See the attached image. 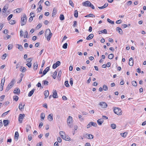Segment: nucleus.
I'll return each instance as SVG.
<instances>
[{"label": "nucleus", "instance_id": "obj_1", "mask_svg": "<svg viewBox=\"0 0 146 146\" xmlns=\"http://www.w3.org/2000/svg\"><path fill=\"white\" fill-rule=\"evenodd\" d=\"M45 36L46 37L47 40L49 41L52 36V33H51L49 29H47L45 33Z\"/></svg>", "mask_w": 146, "mask_h": 146}, {"label": "nucleus", "instance_id": "obj_2", "mask_svg": "<svg viewBox=\"0 0 146 146\" xmlns=\"http://www.w3.org/2000/svg\"><path fill=\"white\" fill-rule=\"evenodd\" d=\"M22 30H21L20 31V36L21 37L24 36V38H28L29 37L28 36V32L26 31H25L23 32Z\"/></svg>", "mask_w": 146, "mask_h": 146}, {"label": "nucleus", "instance_id": "obj_3", "mask_svg": "<svg viewBox=\"0 0 146 146\" xmlns=\"http://www.w3.org/2000/svg\"><path fill=\"white\" fill-rule=\"evenodd\" d=\"M27 21V17L26 15L24 14L23 17H22L21 19V25L22 26L25 25Z\"/></svg>", "mask_w": 146, "mask_h": 146}, {"label": "nucleus", "instance_id": "obj_4", "mask_svg": "<svg viewBox=\"0 0 146 146\" xmlns=\"http://www.w3.org/2000/svg\"><path fill=\"white\" fill-rule=\"evenodd\" d=\"M113 111L117 115H120L122 114V112L120 109L118 108H115L113 110Z\"/></svg>", "mask_w": 146, "mask_h": 146}, {"label": "nucleus", "instance_id": "obj_5", "mask_svg": "<svg viewBox=\"0 0 146 146\" xmlns=\"http://www.w3.org/2000/svg\"><path fill=\"white\" fill-rule=\"evenodd\" d=\"M72 117L71 116H69L68 118L67 123L68 125L70 127H72V125L71 124V122L72 121Z\"/></svg>", "mask_w": 146, "mask_h": 146}, {"label": "nucleus", "instance_id": "obj_6", "mask_svg": "<svg viewBox=\"0 0 146 146\" xmlns=\"http://www.w3.org/2000/svg\"><path fill=\"white\" fill-rule=\"evenodd\" d=\"M91 3L90 2V1H87L83 2L82 5L83 6L86 7H89L90 5H91Z\"/></svg>", "mask_w": 146, "mask_h": 146}, {"label": "nucleus", "instance_id": "obj_7", "mask_svg": "<svg viewBox=\"0 0 146 146\" xmlns=\"http://www.w3.org/2000/svg\"><path fill=\"white\" fill-rule=\"evenodd\" d=\"M25 115L24 114H19V121L20 123H22L23 119L24 118Z\"/></svg>", "mask_w": 146, "mask_h": 146}, {"label": "nucleus", "instance_id": "obj_8", "mask_svg": "<svg viewBox=\"0 0 146 146\" xmlns=\"http://www.w3.org/2000/svg\"><path fill=\"white\" fill-rule=\"evenodd\" d=\"M5 80V77H4L1 80V86L0 87V91H2L3 89V87Z\"/></svg>", "mask_w": 146, "mask_h": 146}, {"label": "nucleus", "instance_id": "obj_9", "mask_svg": "<svg viewBox=\"0 0 146 146\" xmlns=\"http://www.w3.org/2000/svg\"><path fill=\"white\" fill-rule=\"evenodd\" d=\"M84 136L85 137L89 139H92L94 137L93 135L88 133H86L85 134Z\"/></svg>", "mask_w": 146, "mask_h": 146}, {"label": "nucleus", "instance_id": "obj_10", "mask_svg": "<svg viewBox=\"0 0 146 146\" xmlns=\"http://www.w3.org/2000/svg\"><path fill=\"white\" fill-rule=\"evenodd\" d=\"M15 82V80L14 79H12L10 83L8 84L7 87H9V88L11 89L13 86Z\"/></svg>", "mask_w": 146, "mask_h": 146}, {"label": "nucleus", "instance_id": "obj_11", "mask_svg": "<svg viewBox=\"0 0 146 146\" xmlns=\"http://www.w3.org/2000/svg\"><path fill=\"white\" fill-rule=\"evenodd\" d=\"M60 64V62L59 61H58L56 62L52 66V68L54 69H55L58 66H59Z\"/></svg>", "mask_w": 146, "mask_h": 146}, {"label": "nucleus", "instance_id": "obj_12", "mask_svg": "<svg viewBox=\"0 0 146 146\" xmlns=\"http://www.w3.org/2000/svg\"><path fill=\"white\" fill-rule=\"evenodd\" d=\"M49 69L50 68L49 67H47L43 71L42 73V74L41 76V77H42L45 74H46L48 72L49 70Z\"/></svg>", "mask_w": 146, "mask_h": 146}, {"label": "nucleus", "instance_id": "obj_13", "mask_svg": "<svg viewBox=\"0 0 146 146\" xmlns=\"http://www.w3.org/2000/svg\"><path fill=\"white\" fill-rule=\"evenodd\" d=\"M99 105L103 108H106L108 106L107 104L105 102H100Z\"/></svg>", "mask_w": 146, "mask_h": 146}, {"label": "nucleus", "instance_id": "obj_14", "mask_svg": "<svg viewBox=\"0 0 146 146\" xmlns=\"http://www.w3.org/2000/svg\"><path fill=\"white\" fill-rule=\"evenodd\" d=\"M52 97L54 98H58V96L56 91L55 90H54L53 92Z\"/></svg>", "mask_w": 146, "mask_h": 146}, {"label": "nucleus", "instance_id": "obj_15", "mask_svg": "<svg viewBox=\"0 0 146 146\" xmlns=\"http://www.w3.org/2000/svg\"><path fill=\"white\" fill-rule=\"evenodd\" d=\"M8 8V4H6L4 7H3L2 11L3 12V13H5L6 11L7 10V9Z\"/></svg>", "mask_w": 146, "mask_h": 146}, {"label": "nucleus", "instance_id": "obj_16", "mask_svg": "<svg viewBox=\"0 0 146 146\" xmlns=\"http://www.w3.org/2000/svg\"><path fill=\"white\" fill-rule=\"evenodd\" d=\"M25 104H23L22 102H20L19 104V108L20 110H22L24 108Z\"/></svg>", "mask_w": 146, "mask_h": 146}, {"label": "nucleus", "instance_id": "obj_17", "mask_svg": "<svg viewBox=\"0 0 146 146\" xmlns=\"http://www.w3.org/2000/svg\"><path fill=\"white\" fill-rule=\"evenodd\" d=\"M129 65L130 66H133V60L132 58L131 57L129 59Z\"/></svg>", "mask_w": 146, "mask_h": 146}, {"label": "nucleus", "instance_id": "obj_18", "mask_svg": "<svg viewBox=\"0 0 146 146\" xmlns=\"http://www.w3.org/2000/svg\"><path fill=\"white\" fill-rule=\"evenodd\" d=\"M20 91L19 88H15L13 91L14 93L18 95L20 94Z\"/></svg>", "mask_w": 146, "mask_h": 146}, {"label": "nucleus", "instance_id": "obj_19", "mask_svg": "<svg viewBox=\"0 0 146 146\" xmlns=\"http://www.w3.org/2000/svg\"><path fill=\"white\" fill-rule=\"evenodd\" d=\"M53 114L50 113L49 114L48 117V119L50 121H52L53 120Z\"/></svg>", "mask_w": 146, "mask_h": 146}, {"label": "nucleus", "instance_id": "obj_20", "mask_svg": "<svg viewBox=\"0 0 146 146\" xmlns=\"http://www.w3.org/2000/svg\"><path fill=\"white\" fill-rule=\"evenodd\" d=\"M116 30L119 33L121 34L122 35L123 34V31L121 28H120L119 27H117L116 28Z\"/></svg>", "mask_w": 146, "mask_h": 146}, {"label": "nucleus", "instance_id": "obj_21", "mask_svg": "<svg viewBox=\"0 0 146 146\" xmlns=\"http://www.w3.org/2000/svg\"><path fill=\"white\" fill-rule=\"evenodd\" d=\"M104 122V120L103 119H99L97 120V123L99 125H102V124Z\"/></svg>", "mask_w": 146, "mask_h": 146}, {"label": "nucleus", "instance_id": "obj_22", "mask_svg": "<svg viewBox=\"0 0 146 146\" xmlns=\"http://www.w3.org/2000/svg\"><path fill=\"white\" fill-rule=\"evenodd\" d=\"M57 13V10L55 8H54L52 13V17H54Z\"/></svg>", "mask_w": 146, "mask_h": 146}, {"label": "nucleus", "instance_id": "obj_23", "mask_svg": "<svg viewBox=\"0 0 146 146\" xmlns=\"http://www.w3.org/2000/svg\"><path fill=\"white\" fill-rule=\"evenodd\" d=\"M94 36V35L92 34H91L89 35L88 36H87L86 38L87 40H90L92 39Z\"/></svg>", "mask_w": 146, "mask_h": 146}, {"label": "nucleus", "instance_id": "obj_24", "mask_svg": "<svg viewBox=\"0 0 146 146\" xmlns=\"http://www.w3.org/2000/svg\"><path fill=\"white\" fill-rule=\"evenodd\" d=\"M35 91V89L33 88L31 91H30L29 93L28 96L29 97L31 96L33 94Z\"/></svg>", "mask_w": 146, "mask_h": 146}, {"label": "nucleus", "instance_id": "obj_25", "mask_svg": "<svg viewBox=\"0 0 146 146\" xmlns=\"http://www.w3.org/2000/svg\"><path fill=\"white\" fill-rule=\"evenodd\" d=\"M44 94L45 96V98H47L49 95V92L48 90H45L44 92Z\"/></svg>", "mask_w": 146, "mask_h": 146}, {"label": "nucleus", "instance_id": "obj_26", "mask_svg": "<svg viewBox=\"0 0 146 146\" xmlns=\"http://www.w3.org/2000/svg\"><path fill=\"white\" fill-rule=\"evenodd\" d=\"M128 133L127 132H125L124 133H120V135L121 136L123 137H125L127 135Z\"/></svg>", "mask_w": 146, "mask_h": 146}, {"label": "nucleus", "instance_id": "obj_27", "mask_svg": "<svg viewBox=\"0 0 146 146\" xmlns=\"http://www.w3.org/2000/svg\"><path fill=\"white\" fill-rule=\"evenodd\" d=\"M9 124L8 121L7 120L3 121V124L5 126H6Z\"/></svg>", "mask_w": 146, "mask_h": 146}, {"label": "nucleus", "instance_id": "obj_28", "mask_svg": "<svg viewBox=\"0 0 146 146\" xmlns=\"http://www.w3.org/2000/svg\"><path fill=\"white\" fill-rule=\"evenodd\" d=\"M99 32V34H101L102 33H104V34L107 33V31L106 29H104V30H102V31H100Z\"/></svg>", "mask_w": 146, "mask_h": 146}, {"label": "nucleus", "instance_id": "obj_29", "mask_svg": "<svg viewBox=\"0 0 146 146\" xmlns=\"http://www.w3.org/2000/svg\"><path fill=\"white\" fill-rule=\"evenodd\" d=\"M38 64L37 63H34L33 64V69L34 70H36L38 68Z\"/></svg>", "mask_w": 146, "mask_h": 146}, {"label": "nucleus", "instance_id": "obj_30", "mask_svg": "<svg viewBox=\"0 0 146 146\" xmlns=\"http://www.w3.org/2000/svg\"><path fill=\"white\" fill-rule=\"evenodd\" d=\"M70 139L68 136H66L65 135V137L64 138V140L70 141Z\"/></svg>", "mask_w": 146, "mask_h": 146}, {"label": "nucleus", "instance_id": "obj_31", "mask_svg": "<svg viewBox=\"0 0 146 146\" xmlns=\"http://www.w3.org/2000/svg\"><path fill=\"white\" fill-rule=\"evenodd\" d=\"M20 71L22 72H25L26 71V69L24 67L21 66Z\"/></svg>", "mask_w": 146, "mask_h": 146}, {"label": "nucleus", "instance_id": "obj_32", "mask_svg": "<svg viewBox=\"0 0 146 146\" xmlns=\"http://www.w3.org/2000/svg\"><path fill=\"white\" fill-rule=\"evenodd\" d=\"M17 46V48L19 49L21 51L22 50L23 47L21 45L18 44Z\"/></svg>", "mask_w": 146, "mask_h": 146}, {"label": "nucleus", "instance_id": "obj_33", "mask_svg": "<svg viewBox=\"0 0 146 146\" xmlns=\"http://www.w3.org/2000/svg\"><path fill=\"white\" fill-rule=\"evenodd\" d=\"M114 56V55L113 54H110L108 55V58L110 59H112Z\"/></svg>", "mask_w": 146, "mask_h": 146}, {"label": "nucleus", "instance_id": "obj_34", "mask_svg": "<svg viewBox=\"0 0 146 146\" xmlns=\"http://www.w3.org/2000/svg\"><path fill=\"white\" fill-rule=\"evenodd\" d=\"M31 128V126L30 125H27L26 127V131L28 132L29 130Z\"/></svg>", "mask_w": 146, "mask_h": 146}, {"label": "nucleus", "instance_id": "obj_35", "mask_svg": "<svg viewBox=\"0 0 146 146\" xmlns=\"http://www.w3.org/2000/svg\"><path fill=\"white\" fill-rule=\"evenodd\" d=\"M57 73V72L56 71H55L54 72L52 75V77L54 79H55L56 78Z\"/></svg>", "mask_w": 146, "mask_h": 146}, {"label": "nucleus", "instance_id": "obj_36", "mask_svg": "<svg viewBox=\"0 0 146 146\" xmlns=\"http://www.w3.org/2000/svg\"><path fill=\"white\" fill-rule=\"evenodd\" d=\"M132 84L134 86H137V82L135 81H133L132 82Z\"/></svg>", "mask_w": 146, "mask_h": 146}, {"label": "nucleus", "instance_id": "obj_37", "mask_svg": "<svg viewBox=\"0 0 146 146\" xmlns=\"http://www.w3.org/2000/svg\"><path fill=\"white\" fill-rule=\"evenodd\" d=\"M11 36L10 35H7L4 36V38L5 39H7L9 38H10L11 37Z\"/></svg>", "mask_w": 146, "mask_h": 146}, {"label": "nucleus", "instance_id": "obj_38", "mask_svg": "<svg viewBox=\"0 0 146 146\" xmlns=\"http://www.w3.org/2000/svg\"><path fill=\"white\" fill-rule=\"evenodd\" d=\"M60 20L61 21L63 20L64 19V16L62 14H60Z\"/></svg>", "mask_w": 146, "mask_h": 146}, {"label": "nucleus", "instance_id": "obj_39", "mask_svg": "<svg viewBox=\"0 0 146 146\" xmlns=\"http://www.w3.org/2000/svg\"><path fill=\"white\" fill-rule=\"evenodd\" d=\"M74 16L76 18H77L78 16V12L77 10H75L74 11Z\"/></svg>", "mask_w": 146, "mask_h": 146}, {"label": "nucleus", "instance_id": "obj_40", "mask_svg": "<svg viewBox=\"0 0 146 146\" xmlns=\"http://www.w3.org/2000/svg\"><path fill=\"white\" fill-rule=\"evenodd\" d=\"M22 10L21 8H18L16 9V12L17 13H20Z\"/></svg>", "mask_w": 146, "mask_h": 146}, {"label": "nucleus", "instance_id": "obj_41", "mask_svg": "<svg viewBox=\"0 0 146 146\" xmlns=\"http://www.w3.org/2000/svg\"><path fill=\"white\" fill-rule=\"evenodd\" d=\"M102 88L105 91H106L108 89L107 86L105 85H104L103 86Z\"/></svg>", "mask_w": 146, "mask_h": 146}, {"label": "nucleus", "instance_id": "obj_42", "mask_svg": "<svg viewBox=\"0 0 146 146\" xmlns=\"http://www.w3.org/2000/svg\"><path fill=\"white\" fill-rule=\"evenodd\" d=\"M9 23L11 25H13L15 23V21L14 20H11L9 22Z\"/></svg>", "mask_w": 146, "mask_h": 146}, {"label": "nucleus", "instance_id": "obj_43", "mask_svg": "<svg viewBox=\"0 0 146 146\" xmlns=\"http://www.w3.org/2000/svg\"><path fill=\"white\" fill-rule=\"evenodd\" d=\"M19 136V133L17 131L15 132V138L18 139Z\"/></svg>", "mask_w": 146, "mask_h": 146}, {"label": "nucleus", "instance_id": "obj_44", "mask_svg": "<svg viewBox=\"0 0 146 146\" xmlns=\"http://www.w3.org/2000/svg\"><path fill=\"white\" fill-rule=\"evenodd\" d=\"M111 127L113 129H115L116 128V125L115 124L113 123L111 124Z\"/></svg>", "mask_w": 146, "mask_h": 146}, {"label": "nucleus", "instance_id": "obj_45", "mask_svg": "<svg viewBox=\"0 0 146 146\" xmlns=\"http://www.w3.org/2000/svg\"><path fill=\"white\" fill-rule=\"evenodd\" d=\"M13 45L12 44H9L8 46V50H10L12 48Z\"/></svg>", "mask_w": 146, "mask_h": 146}, {"label": "nucleus", "instance_id": "obj_46", "mask_svg": "<svg viewBox=\"0 0 146 146\" xmlns=\"http://www.w3.org/2000/svg\"><path fill=\"white\" fill-rule=\"evenodd\" d=\"M107 21L109 23H111V24H113L114 23V21H112L110 20V19H109L108 18L107 19Z\"/></svg>", "mask_w": 146, "mask_h": 146}, {"label": "nucleus", "instance_id": "obj_47", "mask_svg": "<svg viewBox=\"0 0 146 146\" xmlns=\"http://www.w3.org/2000/svg\"><path fill=\"white\" fill-rule=\"evenodd\" d=\"M59 133L61 136H63L66 135L65 132L63 131H60L59 132Z\"/></svg>", "mask_w": 146, "mask_h": 146}, {"label": "nucleus", "instance_id": "obj_48", "mask_svg": "<svg viewBox=\"0 0 146 146\" xmlns=\"http://www.w3.org/2000/svg\"><path fill=\"white\" fill-rule=\"evenodd\" d=\"M45 117L44 113H41L40 115V117L42 119H44Z\"/></svg>", "mask_w": 146, "mask_h": 146}, {"label": "nucleus", "instance_id": "obj_49", "mask_svg": "<svg viewBox=\"0 0 146 146\" xmlns=\"http://www.w3.org/2000/svg\"><path fill=\"white\" fill-rule=\"evenodd\" d=\"M64 84L66 87H68L69 86V84L68 81H66L64 83Z\"/></svg>", "mask_w": 146, "mask_h": 146}, {"label": "nucleus", "instance_id": "obj_50", "mask_svg": "<svg viewBox=\"0 0 146 146\" xmlns=\"http://www.w3.org/2000/svg\"><path fill=\"white\" fill-rule=\"evenodd\" d=\"M68 44L67 43H64L62 46V48L64 49H66L67 48Z\"/></svg>", "mask_w": 146, "mask_h": 146}, {"label": "nucleus", "instance_id": "obj_51", "mask_svg": "<svg viewBox=\"0 0 146 146\" xmlns=\"http://www.w3.org/2000/svg\"><path fill=\"white\" fill-rule=\"evenodd\" d=\"M43 84L44 85H48V82L46 80H44L43 81Z\"/></svg>", "mask_w": 146, "mask_h": 146}, {"label": "nucleus", "instance_id": "obj_52", "mask_svg": "<svg viewBox=\"0 0 146 146\" xmlns=\"http://www.w3.org/2000/svg\"><path fill=\"white\" fill-rule=\"evenodd\" d=\"M90 123H91V126L92 125L93 126L95 127H96L97 126V124L94 122H90Z\"/></svg>", "mask_w": 146, "mask_h": 146}, {"label": "nucleus", "instance_id": "obj_53", "mask_svg": "<svg viewBox=\"0 0 146 146\" xmlns=\"http://www.w3.org/2000/svg\"><path fill=\"white\" fill-rule=\"evenodd\" d=\"M28 139L29 141H31L32 139V137L31 135L30 134L29 135L28 137Z\"/></svg>", "mask_w": 146, "mask_h": 146}, {"label": "nucleus", "instance_id": "obj_54", "mask_svg": "<svg viewBox=\"0 0 146 146\" xmlns=\"http://www.w3.org/2000/svg\"><path fill=\"white\" fill-rule=\"evenodd\" d=\"M7 54L6 53L4 54L2 56V59H5V58L7 56Z\"/></svg>", "mask_w": 146, "mask_h": 146}, {"label": "nucleus", "instance_id": "obj_55", "mask_svg": "<svg viewBox=\"0 0 146 146\" xmlns=\"http://www.w3.org/2000/svg\"><path fill=\"white\" fill-rule=\"evenodd\" d=\"M69 4L72 7H74V4L71 0H70L69 1Z\"/></svg>", "mask_w": 146, "mask_h": 146}, {"label": "nucleus", "instance_id": "obj_56", "mask_svg": "<svg viewBox=\"0 0 146 146\" xmlns=\"http://www.w3.org/2000/svg\"><path fill=\"white\" fill-rule=\"evenodd\" d=\"M13 15L12 14L10 15L7 17V19L8 21L10 20L11 19Z\"/></svg>", "mask_w": 146, "mask_h": 146}, {"label": "nucleus", "instance_id": "obj_57", "mask_svg": "<svg viewBox=\"0 0 146 146\" xmlns=\"http://www.w3.org/2000/svg\"><path fill=\"white\" fill-rule=\"evenodd\" d=\"M62 71L61 70H60L58 72V77L60 78L62 74Z\"/></svg>", "mask_w": 146, "mask_h": 146}, {"label": "nucleus", "instance_id": "obj_58", "mask_svg": "<svg viewBox=\"0 0 146 146\" xmlns=\"http://www.w3.org/2000/svg\"><path fill=\"white\" fill-rule=\"evenodd\" d=\"M35 16V15H33V16H31V17L29 18V22H31L33 20V17H34Z\"/></svg>", "mask_w": 146, "mask_h": 146}, {"label": "nucleus", "instance_id": "obj_59", "mask_svg": "<svg viewBox=\"0 0 146 146\" xmlns=\"http://www.w3.org/2000/svg\"><path fill=\"white\" fill-rule=\"evenodd\" d=\"M13 99L16 101H17L19 99V97L17 96H13Z\"/></svg>", "mask_w": 146, "mask_h": 146}, {"label": "nucleus", "instance_id": "obj_60", "mask_svg": "<svg viewBox=\"0 0 146 146\" xmlns=\"http://www.w3.org/2000/svg\"><path fill=\"white\" fill-rule=\"evenodd\" d=\"M70 83L71 86H72L73 84V79L72 78H70Z\"/></svg>", "mask_w": 146, "mask_h": 146}, {"label": "nucleus", "instance_id": "obj_61", "mask_svg": "<svg viewBox=\"0 0 146 146\" xmlns=\"http://www.w3.org/2000/svg\"><path fill=\"white\" fill-rule=\"evenodd\" d=\"M5 97V96L3 95L1 96L0 97V101H2L4 99Z\"/></svg>", "mask_w": 146, "mask_h": 146}, {"label": "nucleus", "instance_id": "obj_62", "mask_svg": "<svg viewBox=\"0 0 146 146\" xmlns=\"http://www.w3.org/2000/svg\"><path fill=\"white\" fill-rule=\"evenodd\" d=\"M27 60V62L28 63H31V62L32 61V58H29Z\"/></svg>", "mask_w": 146, "mask_h": 146}, {"label": "nucleus", "instance_id": "obj_63", "mask_svg": "<svg viewBox=\"0 0 146 146\" xmlns=\"http://www.w3.org/2000/svg\"><path fill=\"white\" fill-rule=\"evenodd\" d=\"M45 60H43L42 61V63L41 65V67L42 68L44 66V64H45Z\"/></svg>", "mask_w": 146, "mask_h": 146}, {"label": "nucleus", "instance_id": "obj_64", "mask_svg": "<svg viewBox=\"0 0 146 146\" xmlns=\"http://www.w3.org/2000/svg\"><path fill=\"white\" fill-rule=\"evenodd\" d=\"M26 65L29 67L31 68V63H28Z\"/></svg>", "mask_w": 146, "mask_h": 146}]
</instances>
